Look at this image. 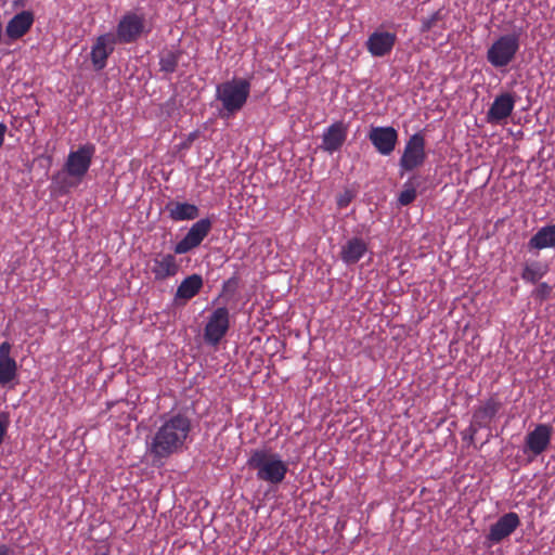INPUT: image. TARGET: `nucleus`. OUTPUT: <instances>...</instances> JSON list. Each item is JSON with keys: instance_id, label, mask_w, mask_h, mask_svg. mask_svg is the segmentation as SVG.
<instances>
[{"instance_id": "obj_12", "label": "nucleus", "mask_w": 555, "mask_h": 555, "mask_svg": "<svg viewBox=\"0 0 555 555\" xmlns=\"http://www.w3.org/2000/svg\"><path fill=\"white\" fill-rule=\"evenodd\" d=\"M553 435V428L547 424H539L527 434L524 452L538 456L547 450Z\"/></svg>"}, {"instance_id": "obj_28", "label": "nucleus", "mask_w": 555, "mask_h": 555, "mask_svg": "<svg viewBox=\"0 0 555 555\" xmlns=\"http://www.w3.org/2000/svg\"><path fill=\"white\" fill-rule=\"evenodd\" d=\"M441 20H442V12H441V10H438L435 13H433L430 16L423 18L421 31L427 33V31L431 30L437 25V23Z\"/></svg>"}, {"instance_id": "obj_27", "label": "nucleus", "mask_w": 555, "mask_h": 555, "mask_svg": "<svg viewBox=\"0 0 555 555\" xmlns=\"http://www.w3.org/2000/svg\"><path fill=\"white\" fill-rule=\"evenodd\" d=\"M17 365L14 359L0 360V385H7L16 377Z\"/></svg>"}, {"instance_id": "obj_13", "label": "nucleus", "mask_w": 555, "mask_h": 555, "mask_svg": "<svg viewBox=\"0 0 555 555\" xmlns=\"http://www.w3.org/2000/svg\"><path fill=\"white\" fill-rule=\"evenodd\" d=\"M367 137L376 151L385 156L395 151L398 142V132L391 126L372 127Z\"/></svg>"}, {"instance_id": "obj_16", "label": "nucleus", "mask_w": 555, "mask_h": 555, "mask_svg": "<svg viewBox=\"0 0 555 555\" xmlns=\"http://www.w3.org/2000/svg\"><path fill=\"white\" fill-rule=\"evenodd\" d=\"M118 43L114 34L107 33L96 38L91 50V62L96 70L106 66L108 56L113 53L115 44Z\"/></svg>"}, {"instance_id": "obj_3", "label": "nucleus", "mask_w": 555, "mask_h": 555, "mask_svg": "<svg viewBox=\"0 0 555 555\" xmlns=\"http://www.w3.org/2000/svg\"><path fill=\"white\" fill-rule=\"evenodd\" d=\"M250 94V81L233 78L217 86L216 98L221 102L227 115H234L246 104Z\"/></svg>"}, {"instance_id": "obj_19", "label": "nucleus", "mask_w": 555, "mask_h": 555, "mask_svg": "<svg viewBox=\"0 0 555 555\" xmlns=\"http://www.w3.org/2000/svg\"><path fill=\"white\" fill-rule=\"evenodd\" d=\"M35 21L34 13L22 11L15 14L7 24L5 35L10 40H17L26 35Z\"/></svg>"}, {"instance_id": "obj_11", "label": "nucleus", "mask_w": 555, "mask_h": 555, "mask_svg": "<svg viewBox=\"0 0 555 555\" xmlns=\"http://www.w3.org/2000/svg\"><path fill=\"white\" fill-rule=\"evenodd\" d=\"M516 104V94L503 92L495 96L493 103L489 107L486 119L492 125H500L506 120L513 113Z\"/></svg>"}, {"instance_id": "obj_5", "label": "nucleus", "mask_w": 555, "mask_h": 555, "mask_svg": "<svg viewBox=\"0 0 555 555\" xmlns=\"http://www.w3.org/2000/svg\"><path fill=\"white\" fill-rule=\"evenodd\" d=\"M146 21L144 14L127 12L119 20L115 39L118 43H133L146 33Z\"/></svg>"}, {"instance_id": "obj_14", "label": "nucleus", "mask_w": 555, "mask_h": 555, "mask_svg": "<svg viewBox=\"0 0 555 555\" xmlns=\"http://www.w3.org/2000/svg\"><path fill=\"white\" fill-rule=\"evenodd\" d=\"M396 42V33L375 30L367 37L365 47L372 56L384 57L391 53Z\"/></svg>"}, {"instance_id": "obj_22", "label": "nucleus", "mask_w": 555, "mask_h": 555, "mask_svg": "<svg viewBox=\"0 0 555 555\" xmlns=\"http://www.w3.org/2000/svg\"><path fill=\"white\" fill-rule=\"evenodd\" d=\"M204 284L203 278L199 274H191L186 276L178 286L175 295L176 300L188 301L195 297L202 289Z\"/></svg>"}, {"instance_id": "obj_32", "label": "nucleus", "mask_w": 555, "mask_h": 555, "mask_svg": "<svg viewBox=\"0 0 555 555\" xmlns=\"http://www.w3.org/2000/svg\"><path fill=\"white\" fill-rule=\"evenodd\" d=\"M349 202H350L349 197H347V198L341 197L338 199L337 204L340 208H344V207L348 206Z\"/></svg>"}, {"instance_id": "obj_2", "label": "nucleus", "mask_w": 555, "mask_h": 555, "mask_svg": "<svg viewBox=\"0 0 555 555\" xmlns=\"http://www.w3.org/2000/svg\"><path fill=\"white\" fill-rule=\"evenodd\" d=\"M246 464L256 472L258 480L271 485H280L288 472L281 455L266 447L251 450Z\"/></svg>"}, {"instance_id": "obj_9", "label": "nucleus", "mask_w": 555, "mask_h": 555, "mask_svg": "<svg viewBox=\"0 0 555 555\" xmlns=\"http://www.w3.org/2000/svg\"><path fill=\"white\" fill-rule=\"evenodd\" d=\"M211 227L212 223L208 218L199 219L193 223L184 237L175 245V254L183 255L198 247L205 237L209 234Z\"/></svg>"}, {"instance_id": "obj_18", "label": "nucleus", "mask_w": 555, "mask_h": 555, "mask_svg": "<svg viewBox=\"0 0 555 555\" xmlns=\"http://www.w3.org/2000/svg\"><path fill=\"white\" fill-rule=\"evenodd\" d=\"M179 263L173 254L158 253L151 261V272L155 280L164 281L179 272Z\"/></svg>"}, {"instance_id": "obj_10", "label": "nucleus", "mask_w": 555, "mask_h": 555, "mask_svg": "<svg viewBox=\"0 0 555 555\" xmlns=\"http://www.w3.org/2000/svg\"><path fill=\"white\" fill-rule=\"evenodd\" d=\"M501 408L502 403L495 397H490L483 404L476 408L473 413L472 423L468 426L472 437H475L479 429L489 428Z\"/></svg>"}, {"instance_id": "obj_17", "label": "nucleus", "mask_w": 555, "mask_h": 555, "mask_svg": "<svg viewBox=\"0 0 555 555\" xmlns=\"http://www.w3.org/2000/svg\"><path fill=\"white\" fill-rule=\"evenodd\" d=\"M347 125L343 121L333 122L322 134L321 149L330 154L339 151L347 139Z\"/></svg>"}, {"instance_id": "obj_26", "label": "nucleus", "mask_w": 555, "mask_h": 555, "mask_svg": "<svg viewBox=\"0 0 555 555\" xmlns=\"http://www.w3.org/2000/svg\"><path fill=\"white\" fill-rule=\"evenodd\" d=\"M181 54H182L181 51H172V50L164 51L160 54V59H159L160 70L166 74L173 73L178 66L179 59H180Z\"/></svg>"}, {"instance_id": "obj_1", "label": "nucleus", "mask_w": 555, "mask_h": 555, "mask_svg": "<svg viewBox=\"0 0 555 555\" xmlns=\"http://www.w3.org/2000/svg\"><path fill=\"white\" fill-rule=\"evenodd\" d=\"M192 430L191 418L176 413L163 418L150 444V453L156 460H164L183 450Z\"/></svg>"}, {"instance_id": "obj_29", "label": "nucleus", "mask_w": 555, "mask_h": 555, "mask_svg": "<svg viewBox=\"0 0 555 555\" xmlns=\"http://www.w3.org/2000/svg\"><path fill=\"white\" fill-rule=\"evenodd\" d=\"M552 293V286L547 283L543 282L540 283L537 288L533 291V296L537 299L545 300L550 297Z\"/></svg>"}, {"instance_id": "obj_23", "label": "nucleus", "mask_w": 555, "mask_h": 555, "mask_svg": "<svg viewBox=\"0 0 555 555\" xmlns=\"http://www.w3.org/2000/svg\"><path fill=\"white\" fill-rule=\"evenodd\" d=\"M529 249L555 248V224L544 225L528 242Z\"/></svg>"}, {"instance_id": "obj_31", "label": "nucleus", "mask_w": 555, "mask_h": 555, "mask_svg": "<svg viewBox=\"0 0 555 555\" xmlns=\"http://www.w3.org/2000/svg\"><path fill=\"white\" fill-rule=\"evenodd\" d=\"M10 547L7 544H0V555H10Z\"/></svg>"}, {"instance_id": "obj_8", "label": "nucleus", "mask_w": 555, "mask_h": 555, "mask_svg": "<svg viewBox=\"0 0 555 555\" xmlns=\"http://www.w3.org/2000/svg\"><path fill=\"white\" fill-rule=\"evenodd\" d=\"M230 328L228 308L219 307L212 311L204 328V339L211 346H217Z\"/></svg>"}, {"instance_id": "obj_4", "label": "nucleus", "mask_w": 555, "mask_h": 555, "mask_svg": "<svg viewBox=\"0 0 555 555\" xmlns=\"http://www.w3.org/2000/svg\"><path fill=\"white\" fill-rule=\"evenodd\" d=\"M519 35L507 34L499 37L487 51V61L495 68L507 66L519 50Z\"/></svg>"}, {"instance_id": "obj_6", "label": "nucleus", "mask_w": 555, "mask_h": 555, "mask_svg": "<svg viewBox=\"0 0 555 555\" xmlns=\"http://www.w3.org/2000/svg\"><path fill=\"white\" fill-rule=\"evenodd\" d=\"M425 145V137L422 132H416L409 138L399 160L402 171H412L425 163L427 157Z\"/></svg>"}, {"instance_id": "obj_30", "label": "nucleus", "mask_w": 555, "mask_h": 555, "mask_svg": "<svg viewBox=\"0 0 555 555\" xmlns=\"http://www.w3.org/2000/svg\"><path fill=\"white\" fill-rule=\"evenodd\" d=\"M10 352H11V345L10 343L8 341H3L2 344H0V360H7V359H12L10 357Z\"/></svg>"}, {"instance_id": "obj_24", "label": "nucleus", "mask_w": 555, "mask_h": 555, "mask_svg": "<svg viewBox=\"0 0 555 555\" xmlns=\"http://www.w3.org/2000/svg\"><path fill=\"white\" fill-rule=\"evenodd\" d=\"M548 271V266L541 261L527 262L521 272V279L531 284H535Z\"/></svg>"}, {"instance_id": "obj_33", "label": "nucleus", "mask_w": 555, "mask_h": 555, "mask_svg": "<svg viewBox=\"0 0 555 555\" xmlns=\"http://www.w3.org/2000/svg\"><path fill=\"white\" fill-rule=\"evenodd\" d=\"M466 434L468 435L469 442H473L474 437H472V431H469L468 428L466 429Z\"/></svg>"}, {"instance_id": "obj_21", "label": "nucleus", "mask_w": 555, "mask_h": 555, "mask_svg": "<svg viewBox=\"0 0 555 555\" xmlns=\"http://www.w3.org/2000/svg\"><path fill=\"white\" fill-rule=\"evenodd\" d=\"M166 211L172 221L194 220L199 216L198 207L190 203L169 202Z\"/></svg>"}, {"instance_id": "obj_7", "label": "nucleus", "mask_w": 555, "mask_h": 555, "mask_svg": "<svg viewBox=\"0 0 555 555\" xmlns=\"http://www.w3.org/2000/svg\"><path fill=\"white\" fill-rule=\"evenodd\" d=\"M94 153L95 147L90 143L80 145L76 151L70 152L64 165L68 176L81 180L91 166Z\"/></svg>"}, {"instance_id": "obj_20", "label": "nucleus", "mask_w": 555, "mask_h": 555, "mask_svg": "<svg viewBox=\"0 0 555 555\" xmlns=\"http://www.w3.org/2000/svg\"><path fill=\"white\" fill-rule=\"evenodd\" d=\"M366 251V243L360 237H352L341 247L340 259L346 264H354L365 255Z\"/></svg>"}, {"instance_id": "obj_25", "label": "nucleus", "mask_w": 555, "mask_h": 555, "mask_svg": "<svg viewBox=\"0 0 555 555\" xmlns=\"http://www.w3.org/2000/svg\"><path fill=\"white\" fill-rule=\"evenodd\" d=\"M418 185L420 181L415 176L405 181L403 184V190L398 196V202L401 206H408L415 201Z\"/></svg>"}, {"instance_id": "obj_15", "label": "nucleus", "mask_w": 555, "mask_h": 555, "mask_svg": "<svg viewBox=\"0 0 555 555\" xmlns=\"http://www.w3.org/2000/svg\"><path fill=\"white\" fill-rule=\"evenodd\" d=\"M520 525L517 513L509 512L501 516L496 522L491 525L487 539L492 543H500L509 537Z\"/></svg>"}]
</instances>
